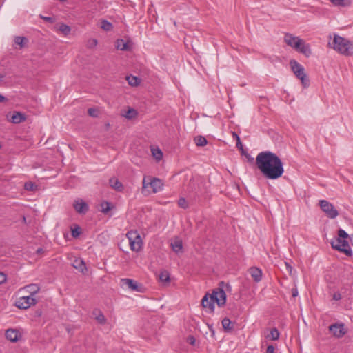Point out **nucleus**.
Masks as SVG:
<instances>
[{
	"mask_svg": "<svg viewBox=\"0 0 353 353\" xmlns=\"http://www.w3.org/2000/svg\"><path fill=\"white\" fill-rule=\"evenodd\" d=\"M255 163L261 173L267 179H278L284 173L281 159L270 151L259 152L256 157Z\"/></svg>",
	"mask_w": 353,
	"mask_h": 353,
	"instance_id": "1",
	"label": "nucleus"
},
{
	"mask_svg": "<svg viewBox=\"0 0 353 353\" xmlns=\"http://www.w3.org/2000/svg\"><path fill=\"white\" fill-rule=\"evenodd\" d=\"M284 41L288 46L292 47L298 52L303 54L306 57H309L312 54L310 45L299 37L290 33H285Z\"/></svg>",
	"mask_w": 353,
	"mask_h": 353,
	"instance_id": "2",
	"label": "nucleus"
},
{
	"mask_svg": "<svg viewBox=\"0 0 353 353\" xmlns=\"http://www.w3.org/2000/svg\"><path fill=\"white\" fill-rule=\"evenodd\" d=\"M328 46L344 56L353 55V41L338 34H334L333 41Z\"/></svg>",
	"mask_w": 353,
	"mask_h": 353,
	"instance_id": "3",
	"label": "nucleus"
},
{
	"mask_svg": "<svg viewBox=\"0 0 353 353\" xmlns=\"http://www.w3.org/2000/svg\"><path fill=\"white\" fill-rule=\"evenodd\" d=\"M290 65L295 76L301 80L303 86L304 88H307L309 86L310 81L305 73L303 66L294 59L290 61Z\"/></svg>",
	"mask_w": 353,
	"mask_h": 353,
	"instance_id": "4",
	"label": "nucleus"
},
{
	"mask_svg": "<svg viewBox=\"0 0 353 353\" xmlns=\"http://www.w3.org/2000/svg\"><path fill=\"white\" fill-rule=\"evenodd\" d=\"M130 249L132 251L138 252L141 248L142 241L140 234L136 230L129 231L126 234Z\"/></svg>",
	"mask_w": 353,
	"mask_h": 353,
	"instance_id": "5",
	"label": "nucleus"
},
{
	"mask_svg": "<svg viewBox=\"0 0 353 353\" xmlns=\"http://www.w3.org/2000/svg\"><path fill=\"white\" fill-rule=\"evenodd\" d=\"M331 245L333 249L341 252L348 256H351L352 254L349 243L345 239L336 238L331 242Z\"/></svg>",
	"mask_w": 353,
	"mask_h": 353,
	"instance_id": "6",
	"label": "nucleus"
},
{
	"mask_svg": "<svg viewBox=\"0 0 353 353\" xmlns=\"http://www.w3.org/2000/svg\"><path fill=\"white\" fill-rule=\"evenodd\" d=\"M319 205L321 209L326 214L330 219H334L339 215L338 210L334 206L326 200H320Z\"/></svg>",
	"mask_w": 353,
	"mask_h": 353,
	"instance_id": "7",
	"label": "nucleus"
},
{
	"mask_svg": "<svg viewBox=\"0 0 353 353\" xmlns=\"http://www.w3.org/2000/svg\"><path fill=\"white\" fill-rule=\"evenodd\" d=\"M37 303L34 296H23L17 299L15 305L19 309H28Z\"/></svg>",
	"mask_w": 353,
	"mask_h": 353,
	"instance_id": "8",
	"label": "nucleus"
},
{
	"mask_svg": "<svg viewBox=\"0 0 353 353\" xmlns=\"http://www.w3.org/2000/svg\"><path fill=\"white\" fill-rule=\"evenodd\" d=\"M141 192L144 196H148L152 192H154V177L151 176H144Z\"/></svg>",
	"mask_w": 353,
	"mask_h": 353,
	"instance_id": "9",
	"label": "nucleus"
},
{
	"mask_svg": "<svg viewBox=\"0 0 353 353\" xmlns=\"http://www.w3.org/2000/svg\"><path fill=\"white\" fill-rule=\"evenodd\" d=\"M121 283L122 285H126L129 289L132 291L142 292L143 287L139 284L137 281L128 278H123L121 279Z\"/></svg>",
	"mask_w": 353,
	"mask_h": 353,
	"instance_id": "10",
	"label": "nucleus"
},
{
	"mask_svg": "<svg viewBox=\"0 0 353 353\" xmlns=\"http://www.w3.org/2000/svg\"><path fill=\"white\" fill-rule=\"evenodd\" d=\"M214 299H216V294L207 293L201 300L202 306L204 308H208L210 312H213L214 310Z\"/></svg>",
	"mask_w": 353,
	"mask_h": 353,
	"instance_id": "11",
	"label": "nucleus"
},
{
	"mask_svg": "<svg viewBox=\"0 0 353 353\" xmlns=\"http://www.w3.org/2000/svg\"><path fill=\"white\" fill-rule=\"evenodd\" d=\"M329 330L336 338H341L347 332L346 330L344 327V325L343 323H341V324H338V323L332 324V325L329 326Z\"/></svg>",
	"mask_w": 353,
	"mask_h": 353,
	"instance_id": "12",
	"label": "nucleus"
},
{
	"mask_svg": "<svg viewBox=\"0 0 353 353\" xmlns=\"http://www.w3.org/2000/svg\"><path fill=\"white\" fill-rule=\"evenodd\" d=\"M212 294H216V302L219 307H222L225 304L226 302V294L223 289L219 288L217 291L214 290Z\"/></svg>",
	"mask_w": 353,
	"mask_h": 353,
	"instance_id": "13",
	"label": "nucleus"
},
{
	"mask_svg": "<svg viewBox=\"0 0 353 353\" xmlns=\"http://www.w3.org/2000/svg\"><path fill=\"white\" fill-rule=\"evenodd\" d=\"M73 207L77 212L82 214H85L89 209L88 204L81 199L74 201Z\"/></svg>",
	"mask_w": 353,
	"mask_h": 353,
	"instance_id": "14",
	"label": "nucleus"
},
{
	"mask_svg": "<svg viewBox=\"0 0 353 353\" xmlns=\"http://www.w3.org/2000/svg\"><path fill=\"white\" fill-rule=\"evenodd\" d=\"M172 250L176 254L183 252V241L179 237H174L171 240L170 243Z\"/></svg>",
	"mask_w": 353,
	"mask_h": 353,
	"instance_id": "15",
	"label": "nucleus"
},
{
	"mask_svg": "<svg viewBox=\"0 0 353 353\" xmlns=\"http://www.w3.org/2000/svg\"><path fill=\"white\" fill-rule=\"evenodd\" d=\"M6 338L11 342H17L19 340L20 334L15 329H8L5 334Z\"/></svg>",
	"mask_w": 353,
	"mask_h": 353,
	"instance_id": "16",
	"label": "nucleus"
},
{
	"mask_svg": "<svg viewBox=\"0 0 353 353\" xmlns=\"http://www.w3.org/2000/svg\"><path fill=\"white\" fill-rule=\"evenodd\" d=\"M159 280L163 286H168L170 283V273L167 270L161 271L159 276Z\"/></svg>",
	"mask_w": 353,
	"mask_h": 353,
	"instance_id": "17",
	"label": "nucleus"
},
{
	"mask_svg": "<svg viewBox=\"0 0 353 353\" xmlns=\"http://www.w3.org/2000/svg\"><path fill=\"white\" fill-rule=\"evenodd\" d=\"M249 272L254 281L256 282H259L262 278V271L256 267H252L249 270Z\"/></svg>",
	"mask_w": 353,
	"mask_h": 353,
	"instance_id": "18",
	"label": "nucleus"
},
{
	"mask_svg": "<svg viewBox=\"0 0 353 353\" xmlns=\"http://www.w3.org/2000/svg\"><path fill=\"white\" fill-rule=\"evenodd\" d=\"M22 290L30 293V296H34V295L40 290V286L38 284L32 283L26 285Z\"/></svg>",
	"mask_w": 353,
	"mask_h": 353,
	"instance_id": "19",
	"label": "nucleus"
},
{
	"mask_svg": "<svg viewBox=\"0 0 353 353\" xmlns=\"http://www.w3.org/2000/svg\"><path fill=\"white\" fill-rule=\"evenodd\" d=\"M26 120V116L24 114L20 112H14L13 114L12 115L10 121L14 123L18 124Z\"/></svg>",
	"mask_w": 353,
	"mask_h": 353,
	"instance_id": "20",
	"label": "nucleus"
},
{
	"mask_svg": "<svg viewBox=\"0 0 353 353\" xmlns=\"http://www.w3.org/2000/svg\"><path fill=\"white\" fill-rule=\"evenodd\" d=\"M110 185L118 192H121L123 190V184L116 178H111L109 180Z\"/></svg>",
	"mask_w": 353,
	"mask_h": 353,
	"instance_id": "21",
	"label": "nucleus"
},
{
	"mask_svg": "<svg viewBox=\"0 0 353 353\" xmlns=\"http://www.w3.org/2000/svg\"><path fill=\"white\" fill-rule=\"evenodd\" d=\"M73 267L79 270L81 272H84L86 270L85 263L82 259H75L72 263Z\"/></svg>",
	"mask_w": 353,
	"mask_h": 353,
	"instance_id": "22",
	"label": "nucleus"
},
{
	"mask_svg": "<svg viewBox=\"0 0 353 353\" xmlns=\"http://www.w3.org/2000/svg\"><path fill=\"white\" fill-rule=\"evenodd\" d=\"M280 334L279 330L276 328H272L269 334L265 335V338L268 339H270L272 341L278 340L279 338Z\"/></svg>",
	"mask_w": 353,
	"mask_h": 353,
	"instance_id": "23",
	"label": "nucleus"
},
{
	"mask_svg": "<svg viewBox=\"0 0 353 353\" xmlns=\"http://www.w3.org/2000/svg\"><path fill=\"white\" fill-rule=\"evenodd\" d=\"M116 48H117V49L121 50H128L130 49L128 43L121 39L117 40Z\"/></svg>",
	"mask_w": 353,
	"mask_h": 353,
	"instance_id": "24",
	"label": "nucleus"
},
{
	"mask_svg": "<svg viewBox=\"0 0 353 353\" xmlns=\"http://www.w3.org/2000/svg\"><path fill=\"white\" fill-rule=\"evenodd\" d=\"M336 6L347 7L352 3V0H330Z\"/></svg>",
	"mask_w": 353,
	"mask_h": 353,
	"instance_id": "25",
	"label": "nucleus"
},
{
	"mask_svg": "<svg viewBox=\"0 0 353 353\" xmlns=\"http://www.w3.org/2000/svg\"><path fill=\"white\" fill-rule=\"evenodd\" d=\"M222 326L225 332H231L233 330L232 321L227 317L222 320Z\"/></svg>",
	"mask_w": 353,
	"mask_h": 353,
	"instance_id": "26",
	"label": "nucleus"
},
{
	"mask_svg": "<svg viewBox=\"0 0 353 353\" xmlns=\"http://www.w3.org/2000/svg\"><path fill=\"white\" fill-rule=\"evenodd\" d=\"M93 314L95 315V319L97 321L101 324L104 325L106 323V319L103 314L101 311L94 312Z\"/></svg>",
	"mask_w": 353,
	"mask_h": 353,
	"instance_id": "27",
	"label": "nucleus"
},
{
	"mask_svg": "<svg viewBox=\"0 0 353 353\" xmlns=\"http://www.w3.org/2000/svg\"><path fill=\"white\" fill-rule=\"evenodd\" d=\"M58 30L65 36H67L70 33L71 28L65 23H61L59 26Z\"/></svg>",
	"mask_w": 353,
	"mask_h": 353,
	"instance_id": "28",
	"label": "nucleus"
},
{
	"mask_svg": "<svg viewBox=\"0 0 353 353\" xmlns=\"http://www.w3.org/2000/svg\"><path fill=\"white\" fill-rule=\"evenodd\" d=\"M24 189L27 191L34 192L38 189V185L32 181H28L24 184Z\"/></svg>",
	"mask_w": 353,
	"mask_h": 353,
	"instance_id": "29",
	"label": "nucleus"
},
{
	"mask_svg": "<svg viewBox=\"0 0 353 353\" xmlns=\"http://www.w3.org/2000/svg\"><path fill=\"white\" fill-rule=\"evenodd\" d=\"M126 80L128 81L129 85H130L132 86H137V85H139V83L140 82V80L139 78H137V77L132 76V75L128 76L126 77Z\"/></svg>",
	"mask_w": 353,
	"mask_h": 353,
	"instance_id": "30",
	"label": "nucleus"
},
{
	"mask_svg": "<svg viewBox=\"0 0 353 353\" xmlns=\"http://www.w3.org/2000/svg\"><path fill=\"white\" fill-rule=\"evenodd\" d=\"M137 115V111L133 108L128 109V111L125 112V114H123V117L128 119H132L134 118Z\"/></svg>",
	"mask_w": 353,
	"mask_h": 353,
	"instance_id": "31",
	"label": "nucleus"
},
{
	"mask_svg": "<svg viewBox=\"0 0 353 353\" xmlns=\"http://www.w3.org/2000/svg\"><path fill=\"white\" fill-rule=\"evenodd\" d=\"M194 141L197 146H204L207 144V140L203 136H198L195 137Z\"/></svg>",
	"mask_w": 353,
	"mask_h": 353,
	"instance_id": "32",
	"label": "nucleus"
},
{
	"mask_svg": "<svg viewBox=\"0 0 353 353\" xmlns=\"http://www.w3.org/2000/svg\"><path fill=\"white\" fill-rule=\"evenodd\" d=\"M101 28L105 31H110L112 28V25L107 20L103 19L101 22Z\"/></svg>",
	"mask_w": 353,
	"mask_h": 353,
	"instance_id": "33",
	"label": "nucleus"
},
{
	"mask_svg": "<svg viewBox=\"0 0 353 353\" xmlns=\"http://www.w3.org/2000/svg\"><path fill=\"white\" fill-rule=\"evenodd\" d=\"M27 41V39L24 37H16L14 38V43L19 46H20L21 48L24 46V41Z\"/></svg>",
	"mask_w": 353,
	"mask_h": 353,
	"instance_id": "34",
	"label": "nucleus"
},
{
	"mask_svg": "<svg viewBox=\"0 0 353 353\" xmlns=\"http://www.w3.org/2000/svg\"><path fill=\"white\" fill-rule=\"evenodd\" d=\"M101 212L106 214L111 210V203L109 202H103L101 203Z\"/></svg>",
	"mask_w": 353,
	"mask_h": 353,
	"instance_id": "35",
	"label": "nucleus"
},
{
	"mask_svg": "<svg viewBox=\"0 0 353 353\" xmlns=\"http://www.w3.org/2000/svg\"><path fill=\"white\" fill-rule=\"evenodd\" d=\"M164 183L163 181L156 177V192L161 191L163 189Z\"/></svg>",
	"mask_w": 353,
	"mask_h": 353,
	"instance_id": "36",
	"label": "nucleus"
},
{
	"mask_svg": "<svg viewBox=\"0 0 353 353\" xmlns=\"http://www.w3.org/2000/svg\"><path fill=\"white\" fill-rule=\"evenodd\" d=\"M163 154L162 151L158 147H156V163L163 159Z\"/></svg>",
	"mask_w": 353,
	"mask_h": 353,
	"instance_id": "37",
	"label": "nucleus"
},
{
	"mask_svg": "<svg viewBox=\"0 0 353 353\" xmlns=\"http://www.w3.org/2000/svg\"><path fill=\"white\" fill-rule=\"evenodd\" d=\"M338 238L345 239L348 237V234L345 230L339 229L338 231Z\"/></svg>",
	"mask_w": 353,
	"mask_h": 353,
	"instance_id": "38",
	"label": "nucleus"
},
{
	"mask_svg": "<svg viewBox=\"0 0 353 353\" xmlns=\"http://www.w3.org/2000/svg\"><path fill=\"white\" fill-rule=\"evenodd\" d=\"M81 234V228L79 226H76L74 228L72 229V235L73 237H77Z\"/></svg>",
	"mask_w": 353,
	"mask_h": 353,
	"instance_id": "39",
	"label": "nucleus"
},
{
	"mask_svg": "<svg viewBox=\"0 0 353 353\" xmlns=\"http://www.w3.org/2000/svg\"><path fill=\"white\" fill-rule=\"evenodd\" d=\"M178 205L183 208L185 209L188 208V203L186 202V200L184 198H180L178 201Z\"/></svg>",
	"mask_w": 353,
	"mask_h": 353,
	"instance_id": "40",
	"label": "nucleus"
},
{
	"mask_svg": "<svg viewBox=\"0 0 353 353\" xmlns=\"http://www.w3.org/2000/svg\"><path fill=\"white\" fill-rule=\"evenodd\" d=\"M88 113L90 117H97V110L94 108H89L88 110Z\"/></svg>",
	"mask_w": 353,
	"mask_h": 353,
	"instance_id": "41",
	"label": "nucleus"
},
{
	"mask_svg": "<svg viewBox=\"0 0 353 353\" xmlns=\"http://www.w3.org/2000/svg\"><path fill=\"white\" fill-rule=\"evenodd\" d=\"M97 45V40L96 39H90L88 42V46L89 48H94Z\"/></svg>",
	"mask_w": 353,
	"mask_h": 353,
	"instance_id": "42",
	"label": "nucleus"
},
{
	"mask_svg": "<svg viewBox=\"0 0 353 353\" xmlns=\"http://www.w3.org/2000/svg\"><path fill=\"white\" fill-rule=\"evenodd\" d=\"M236 147L242 151V153L244 154V150L243 148V145L241 142V139L239 137H237V141H236Z\"/></svg>",
	"mask_w": 353,
	"mask_h": 353,
	"instance_id": "43",
	"label": "nucleus"
},
{
	"mask_svg": "<svg viewBox=\"0 0 353 353\" xmlns=\"http://www.w3.org/2000/svg\"><path fill=\"white\" fill-rule=\"evenodd\" d=\"M41 18L42 19H43L44 21H46L47 22H49V23H51L54 22V19L52 18V17L41 16Z\"/></svg>",
	"mask_w": 353,
	"mask_h": 353,
	"instance_id": "44",
	"label": "nucleus"
},
{
	"mask_svg": "<svg viewBox=\"0 0 353 353\" xmlns=\"http://www.w3.org/2000/svg\"><path fill=\"white\" fill-rule=\"evenodd\" d=\"M6 275L3 272H0V284L5 283L6 281Z\"/></svg>",
	"mask_w": 353,
	"mask_h": 353,
	"instance_id": "45",
	"label": "nucleus"
},
{
	"mask_svg": "<svg viewBox=\"0 0 353 353\" xmlns=\"http://www.w3.org/2000/svg\"><path fill=\"white\" fill-rule=\"evenodd\" d=\"M187 341H188L190 344H191V345H194L195 344L196 340H195V339H194V336H189L188 337V339H187Z\"/></svg>",
	"mask_w": 353,
	"mask_h": 353,
	"instance_id": "46",
	"label": "nucleus"
},
{
	"mask_svg": "<svg viewBox=\"0 0 353 353\" xmlns=\"http://www.w3.org/2000/svg\"><path fill=\"white\" fill-rule=\"evenodd\" d=\"M285 265L286 266V270H287L288 272L290 274H292V270H293L292 267L288 263H287V262L285 263Z\"/></svg>",
	"mask_w": 353,
	"mask_h": 353,
	"instance_id": "47",
	"label": "nucleus"
},
{
	"mask_svg": "<svg viewBox=\"0 0 353 353\" xmlns=\"http://www.w3.org/2000/svg\"><path fill=\"white\" fill-rule=\"evenodd\" d=\"M274 347L272 345H268L266 349V353H274Z\"/></svg>",
	"mask_w": 353,
	"mask_h": 353,
	"instance_id": "48",
	"label": "nucleus"
},
{
	"mask_svg": "<svg viewBox=\"0 0 353 353\" xmlns=\"http://www.w3.org/2000/svg\"><path fill=\"white\" fill-rule=\"evenodd\" d=\"M341 299V295L339 292H336L333 294V299L335 301H339Z\"/></svg>",
	"mask_w": 353,
	"mask_h": 353,
	"instance_id": "49",
	"label": "nucleus"
},
{
	"mask_svg": "<svg viewBox=\"0 0 353 353\" xmlns=\"http://www.w3.org/2000/svg\"><path fill=\"white\" fill-rule=\"evenodd\" d=\"M298 290L296 288H294L292 289V295L294 298L298 296Z\"/></svg>",
	"mask_w": 353,
	"mask_h": 353,
	"instance_id": "50",
	"label": "nucleus"
},
{
	"mask_svg": "<svg viewBox=\"0 0 353 353\" xmlns=\"http://www.w3.org/2000/svg\"><path fill=\"white\" fill-rule=\"evenodd\" d=\"M150 151H151L152 156L153 157H154V153H155V151H154V146H153V145H151V146H150Z\"/></svg>",
	"mask_w": 353,
	"mask_h": 353,
	"instance_id": "51",
	"label": "nucleus"
},
{
	"mask_svg": "<svg viewBox=\"0 0 353 353\" xmlns=\"http://www.w3.org/2000/svg\"><path fill=\"white\" fill-rule=\"evenodd\" d=\"M245 157L248 159V160L250 161V162H252L254 159L250 155V154L248 153H246L245 154Z\"/></svg>",
	"mask_w": 353,
	"mask_h": 353,
	"instance_id": "52",
	"label": "nucleus"
},
{
	"mask_svg": "<svg viewBox=\"0 0 353 353\" xmlns=\"http://www.w3.org/2000/svg\"><path fill=\"white\" fill-rule=\"evenodd\" d=\"M43 250L42 248H38L37 250V254H41V253H43Z\"/></svg>",
	"mask_w": 353,
	"mask_h": 353,
	"instance_id": "53",
	"label": "nucleus"
},
{
	"mask_svg": "<svg viewBox=\"0 0 353 353\" xmlns=\"http://www.w3.org/2000/svg\"><path fill=\"white\" fill-rule=\"evenodd\" d=\"M6 100V98L0 94V102H3Z\"/></svg>",
	"mask_w": 353,
	"mask_h": 353,
	"instance_id": "54",
	"label": "nucleus"
},
{
	"mask_svg": "<svg viewBox=\"0 0 353 353\" xmlns=\"http://www.w3.org/2000/svg\"><path fill=\"white\" fill-rule=\"evenodd\" d=\"M233 137L237 140V137H239V135L236 134L235 132H233Z\"/></svg>",
	"mask_w": 353,
	"mask_h": 353,
	"instance_id": "55",
	"label": "nucleus"
},
{
	"mask_svg": "<svg viewBox=\"0 0 353 353\" xmlns=\"http://www.w3.org/2000/svg\"><path fill=\"white\" fill-rule=\"evenodd\" d=\"M194 180H190V185H191V184H193V183H194Z\"/></svg>",
	"mask_w": 353,
	"mask_h": 353,
	"instance_id": "56",
	"label": "nucleus"
},
{
	"mask_svg": "<svg viewBox=\"0 0 353 353\" xmlns=\"http://www.w3.org/2000/svg\"><path fill=\"white\" fill-rule=\"evenodd\" d=\"M208 327H210V330L212 331V332L214 333V331H213V330L212 329V325L210 326V325H208Z\"/></svg>",
	"mask_w": 353,
	"mask_h": 353,
	"instance_id": "57",
	"label": "nucleus"
},
{
	"mask_svg": "<svg viewBox=\"0 0 353 353\" xmlns=\"http://www.w3.org/2000/svg\"><path fill=\"white\" fill-rule=\"evenodd\" d=\"M351 243H352V246H353V236H352V239H351Z\"/></svg>",
	"mask_w": 353,
	"mask_h": 353,
	"instance_id": "58",
	"label": "nucleus"
},
{
	"mask_svg": "<svg viewBox=\"0 0 353 353\" xmlns=\"http://www.w3.org/2000/svg\"><path fill=\"white\" fill-rule=\"evenodd\" d=\"M23 221H26V218L23 217Z\"/></svg>",
	"mask_w": 353,
	"mask_h": 353,
	"instance_id": "59",
	"label": "nucleus"
},
{
	"mask_svg": "<svg viewBox=\"0 0 353 353\" xmlns=\"http://www.w3.org/2000/svg\"><path fill=\"white\" fill-rule=\"evenodd\" d=\"M59 1H63H63H65V0H59Z\"/></svg>",
	"mask_w": 353,
	"mask_h": 353,
	"instance_id": "60",
	"label": "nucleus"
}]
</instances>
